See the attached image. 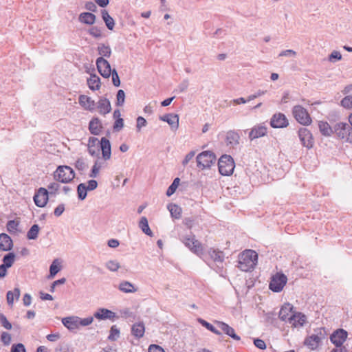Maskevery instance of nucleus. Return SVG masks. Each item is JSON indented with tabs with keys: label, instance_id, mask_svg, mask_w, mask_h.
Returning <instances> with one entry per match:
<instances>
[{
	"label": "nucleus",
	"instance_id": "nucleus-1",
	"mask_svg": "<svg viewBox=\"0 0 352 352\" xmlns=\"http://www.w3.org/2000/svg\"><path fill=\"white\" fill-rule=\"evenodd\" d=\"M258 254L252 250H245L239 256L238 267L243 272L252 270L257 263Z\"/></svg>",
	"mask_w": 352,
	"mask_h": 352
},
{
	"label": "nucleus",
	"instance_id": "nucleus-2",
	"mask_svg": "<svg viewBox=\"0 0 352 352\" xmlns=\"http://www.w3.org/2000/svg\"><path fill=\"white\" fill-rule=\"evenodd\" d=\"M327 331L325 328H317L314 330V333L305 338L303 344L309 350L315 351L322 345V341L327 338Z\"/></svg>",
	"mask_w": 352,
	"mask_h": 352
},
{
	"label": "nucleus",
	"instance_id": "nucleus-3",
	"mask_svg": "<svg viewBox=\"0 0 352 352\" xmlns=\"http://www.w3.org/2000/svg\"><path fill=\"white\" fill-rule=\"evenodd\" d=\"M54 177L56 181L67 184L75 177V173L69 166H59L54 172Z\"/></svg>",
	"mask_w": 352,
	"mask_h": 352
},
{
	"label": "nucleus",
	"instance_id": "nucleus-4",
	"mask_svg": "<svg viewBox=\"0 0 352 352\" xmlns=\"http://www.w3.org/2000/svg\"><path fill=\"white\" fill-rule=\"evenodd\" d=\"M333 133L341 140L352 142V127L347 123L338 122L333 126Z\"/></svg>",
	"mask_w": 352,
	"mask_h": 352
},
{
	"label": "nucleus",
	"instance_id": "nucleus-5",
	"mask_svg": "<svg viewBox=\"0 0 352 352\" xmlns=\"http://www.w3.org/2000/svg\"><path fill=\"white\" fill-rule=\"evenodd\" d=\"M234 162L230 155H222L218 162L219 171L222 175H230L234 169Z\"/></svg>",
	"mask_w": 352,
	"mask_h": 352
},
{
	"label": "nucleus",
	"instance_id": "nucleus-6",
	"mask_svg": "<svg viewBox=\"0 0 352 352\" xmlns=\"http://www.w3.org/2000/svg\"><path fill=\"white\" fill-rule=\"evenodd\" d=\"M197 167L199 168L205 169L210 168V166L214 164L216 161L215 155L210 151H203L199 153L196 157Z\"/></svg>",
	"mask_w": 352,
	"mask_h": 352
},
{
	"label": "nucleus",
	"instance_id": "nucleus-7",
	"mask_svg": "<svg viewBox=\"0 0 352 352\" xmlns=\"http://www.w3.org/2000/svg\"><path fill=\"white\" fill-rule=\"evenodd\" d=\"M292 113L295 119L302 125H309L311 123V118L306 109L301 105L293 107Z\"/></svg>",
	"mask_w": 352,
	"mask_h": 352
},
{
	"label": "nucleus",
	"instance_id": "nucleus-8",
	"mask_svg": "<svg viewBox=\"0 0 352 352\" xmlns=\"http://www.w3.org/2000/svg\"><path fill=\"white\" fill-rule=\"evenodd\" d=\"M287 281V276L282 273H276L272 276L269 287L274 292H280L283 290Z\"/></svg>",
	"mask_w": 352,
	"mask_h": 352
},
{
	"label": "nucleus",
	"instance_id": "nucleus-9",
	"mask_svg": "<svg viewBox=\"0 0 352 352\" xmlns=\"http://www.w3.org/2000/svg\"><path fill=\"white\" fill-rule=\"evenodd\" d=\"M208 254L213 261L217 263V266L216 267H214V270L221 274L223 272V263L225 257L223 252L210 248L208 251Z\"/></svg>",
	"mask_w": 352,
	"mask_h": 352
},
{
	"label": "nucleus",
	"instance_id": "nucleus-10",
	"mask_svg": "<svg viewBox=\"0 0 352 352\" xmlns=\"http://www.w3.org/2000/svg\"><path fill=\"white\" fill-rule=\"evenodd\" d=\"M182 241L192 252L199 256L203 253V248L201 243L195 239L194 236L187 235L183 237Z\"/></svg>",
	"mask_w": 352,
	"mask_h": 352
},
{
	"label": "nucleus",
	"instance_id": "nucleus-11",
	"mask_svg": "<svg viewBox=\"0 0 352 352\" xmlns=\"http://www.w3.org/2000/svg\"><path fill=\"white\" fill-rule=\"evenodd\" d=\"M96 63L100 74L105 78H109L112 71L109 63L103 57H99Z\"/></svg>",
	"mask_w": 352,
	"mask_h": 352
},
{
	"label": "nucleus",
	"instance_id": "nucleus-12",
	"mask_svg": "<svg viewBox=\"0 0 352 352\" xmlns=\"http://www.w3.org/2000/svg\"><path fill=\"white\" fill-rule=\"evenodd\" d=\"M288 125L289 121L282 113L274 114L270 120V126L272 128H284Z\"/></svg>",
	"mask_w": 352,
	"mask_h": 352
},
{
	"label": "nucleus",
	"instance_id": "nucleus-13",
	"mask_svg": "<svg viewBox=\"0 0 352 352\" xmlns=\"http://www.w3.org/2000/svg\"><path fill=\"white\" fill-rule=\"evenodd\" d=\"M348 336L346 331L339 329L334 331L330 336L331 342L337 347L342 346Z\"/></svg>",
	"mask_w": 352,
	"mask_h": 352
},
{
	"label": "nucleus",
	"instance_id": "nucleus-14",
	"mask_svg": "<svg viewBox=\"0 0 352 352\" xmlns=\"http://www.w3.org/2000/svg\"><path fill=\"white\" fill-rule=\"evenodd\" d=\"M267 133V128L264 123L253 126L249 132L248 138L252 141L255 139L264 137Z\"/></svg>",
	"mask_w": 352,
	"mask_h": 352
},
{
	"label": "nucleus",
	"instance_id": "nucleus-15",
	"mask_svg": "<svg viewBox=\"0 0 352 352\" xmlns=\"http://www.w3.org/2000/svg\"><path fill=\"white\" fill-rule=\"evenodd\" d=\"M298 136L302 144L310 148L313 146V138L311 132L306 128H300L298 130Z\"/></svg>",
	"mask_w": 352,
	"mask_h": 352
},
{
	"label": "nucleus",
	"instance_id": "nucleus-16",
	"mask_svg": "<svg viewBox=\"0 0 352 352\" xmlns=\"http://www.w3.org/2000/svg\"><path fill=\"white\" fill-rule=\"evenodd\" d=\"M294 306L290 303H285L280 308L278 318L280 320L287 322L289 320L291 314H294Z\"/></svg>",
	"mask_w": 352,
	"mask_h": 352
},
{
	"label": "nucleus",
	"instance_id": "nucleus-17",
	"mask_svg": "<svg viewBox=\"0 0 352 352\" xmlns=\"http://www.w3.org/2000/svg\"><path fill=\"white\" fill-rule=\"evenodd\" d=\"M160 120L167 122L173 130L179 127V116L175 113H167L160 117Z\"/></svg>",
	"mask_w": 352,
	"mask_h": 352
},
{
	"label": "nucleus",
	"instance_id": "nucleus-18",
	"mask_svg": "<svg viewBox=\"0 0 352 352\" xmlns=\"http://www.w3.org/2000/svg\"><path fill=\"white\" fill-rule=\"evenodd\" d=\"M94 317L98 320H114L115 318H116V313L113 311L105 309V308H100L94 314Z\"/></svg>",
	"mask_w": 352,
	"mask_h": 352
},
{
	"label": "nucleus",
	"instance_id": "nucleus-19",
	"mask_svg": "<svg viewBox=\"0 0 352 352\" xmlns=\"http://www.w3.org/2000/svg\"><path fill=\"white\" fill-rule=\"evenodd\" d=\"M100 146L102 151V158L108 160L111 158V149L110 141L106 138H102L100 141Z\"/></svg>",
	"mask_w": 352,
	"mask_h": 352
},
{
	"label": "nucleus",
	"instance_id": "nucleus-20",
	"mask_svg": "<svg viewBox=\"0 0 352 352\" xmlns=\"http://www.w3.org/2000/svg\"><path fill=\"white\" fill-rule=\"evenodd\" d=\"M306 321V316L300 312L291 314L289 320L287 322L294 327H302Z\"/></svg>",
	"mask_w": 352,
	"mask_h": 352
},
{
	"label": "nucleus",
	"instance_id": "nucleus-21",
	"mask_svg": "<svg viewBox=\"0 0 352 352\" xmlns=\"http://www.w3.org/2000/svg\"><path fill=\"white\" fill-rule=\"evenodd\" d=\"M62 323L69 331L79 329L78 316H72L62 318Z\"/></svg>",
	"mask_w": 352,
	"mask_h": 352
},
{
	"label": "nucleus",
	"instance_id": "nucleus-22",
	"mask_svg": "<svg viewBox=\"0 0 352 352\" xmlns=\"http://www.w3.org/2000/svg\"><path fill=\"white\" fill-rule=\"evenodd\" d=\"M218 327L228 336L235 340H240L241 338L235 333L234 329L228 324L221 321H215Z\"/></svg>",
	"mask_w": 352,
	"mask_h": 352
},
{
	"label": "nucleus",
	"instance_id": "nucleus-23",
	"mask_svg": "<svg viewBox=\"0 0 352 352\" xmlns=\"http://www.w3.org/2000/svg\"><path fill=\"white\" fill-rule=\"evenodd\" d=\"M240 135L234 131H229L227 132L226 142L230 148H234L239 144Z\"/></svg>",
	"mask_w": 352,
	"mask_h": 352
},
{
	"label": "nucleus",
	"instance_id": "nucleus-24",
	"mask_svg": "<svg viewBox=\"0 0 352 352\" xmlns=\"http://www.w3.org/2000/svg\"><path fill=\"white\" fill-rule=\"evenodd\" d=\"M13 247V242L9 235L6 233L0 234V250L10 251Z\"/></svg>",
	"mask_w": 352,
	"mask_h": 352
},
{
	"label": "nucleus",
	"instance_id": "nucleus-25",
	"mask_svg": "<svg viewBox=\"0 0 352 352\" xmlns=\"http://www.w3.org/2000/svg\"><path fill=\"white\" fill-rule=\"evenodd\" d=\"M79 104L87 110L93 111L95 109L96 103L90 97L85 95H80L78 98Z\"/></svg>",
	"mask_w": 352,
	"mask_h": 352
},
{
	"label": "nucleus",
	"instance_id": "nucleus-26",
	"mask_svg": "<svg viewBox=\"0 0 352 352\" xmlns=\"http://www.w3.org/2000/svg\"><path fill=\"white\" fill-rule=\"evenodd\" d=\"M118 289L125 294H132L138 291V287L128 280H122L118 287Z\"/></svg>",
	"mask_w": 352,
	"mask_h": 352
},
{
	"label": "nucleus",
	"instance_id": "nucleus-27",
	"mask_svg": "<svg viewBox=\"0 0 352 352\" xmlns=\"http://www.w3.org/2000/svg\"><path fill=\"white\" fill-rule=\"evenodd\" d=\"M97 108L99 110V113L102 115L109 113L111 110V103L109 100L105 98L99 100Z\"/></svg>",
	"mask_w": 352,
	"mask_h": 352
},
{
	"label": "nucleus",
	"instance_id": "nucleus-28",
	"mask_svg": "<svg viewBox=\"0 0 352 352\" xmlns=\"http://www.w3.org/2000/svg\"><path fill=\"white\" fill-rule=\"evenodd\" d=\"M61 261L59 258H56L53 261L50 266V274L47 276L48 279H52L54 276L61 270Z\"/></svg>",
	"mask_w": 352,
	"mask_h": 352
},
{
	"label": "nucleus",
	"instance_id": "nucleus-29",
	"mask_svg": "<svg viewBox=\"0 0 352 352\" xmlns=\"http://www.w3.org/2000/svg\"><path fill=\"white\" fill-rule=\"evenodd\" d=\"M100 120L98 118H94L89 124L90 133L93 135H98L102 129Z\"/></svg>",
	"mask_w": 352,
	"mask_h": 352
},
{
	"label": "nucleus",
	"instance_id": "nucleus-30",
	"mask_svg": "<svg viewBox=\"0 0 352 352\" xmlns=\"http://www.w3.org/2000/svg\"><path fill=\"white\" fill-rule=\"evenodd\" d=\"M87 84L90 89L98 90L100 88V78L96 74H91L87 79Z\"/></svg>",
	"mask_w": 352,
	"mask_h": 352
},
{
	"label": "nucleus",
	"instance_id": "nucleus-31",
	"mask_svg": "<svg viewBox=\"0 0 352 352\" xmlns=\"http://www.w3.org/2000/svg\"><path fill=\"white\" fill-rule=\"evenodd\" d=\"M78 19L81 23L93 25L96 21V16L91 12H82L79 15Z\"/></svg>",
	"mask_w": 352,
	"mask_h": 352
},
{
	"label": "nucleus",
	"instance_id": "nucleus-32",
	"mask_svg": "<svg viewBox=\"0 0 352 352\" xmlns=\"http://www.w3.org/2000/svg\"><path fill=\"white\" fill-rule=\"evenodd\" d=\"M145 331L144 324L143 322L135 323L132 326V334L138 338L143 337Z\"/></svg>",
	"mask_w": 352,
	"mask_h": 352
},
{
	"label": "nucleus",
	"instance_id": "nucleus-33",
	"mask_svg": "<svg viewBox=\"0 0 352 352\" xmlns=\"http://www.w3.org/2000/svg\"><path fill=\"white\" fill-rule=\"evenodd\" d=\"M34 201L38 207H44V187L38 188V191L34 195Z\"/></svg>",
	"mask_w": 352,
	"mask_h": 352
},
{
	"label": "nucleus",
	"instance_id": "nucleus-34",
	"mask_svg": "<svg viewBox=\"0 0 352 352\" xmlns=\"http://www.w3.org/2000/svg\"><path fill=\"white\" fill-rule=\"evenodd\" d=\"M173 218L179 219L182 217V208L175 204H170L167 206Z\"/></svg>",
	"mask_w": 352,
	"mask_h": 352
},
{
	"label": "nucleus",
	"instance_id": "nucleus-35",
	"mask_svg": "<svg viewBox=\"0 0 352 352\" xmlns=\"http://www.w3.org/2000/svg\"><path fill=\"white\" fill-rule=\"evenodd\" d=\"M102 18L105 23L106 26L110 30H112L115 26V21L113 19L109 14L106 10H102L101 12Z\"/></svg>",
	"mask_w": 352,
	"mask_h": 352
},
{
	"label": "nucleus",
	"instance_id": "nucleus-36",
	"mask_svg": "<svg viewBox=\"0 0 352 352\" xmlns=\"http://www.w3.org/2000/svg\"><path fill=\"white\" fill-rule=\"evenodd\" d=\"M318 126L320 131L324 136H330L332 133H333V129L327 122H319Z\"/></svg>",
	"mask_w": 352,
	"mask_h": 352
},
{
	"label": "nucleus",
	"instance_id": "nucleus-37",
	"mask_svg": "<svg viewBox=\"0 0 352 352\" xmlns=\"http://www.w3.org/2000/svg\"><path fill=\"white\" fill-rule=\"evenodd\" d=\"M139 228L146 235H148L149 236H153V232L149 228L148 220H147L146 217H141L140 221L139 222Z\"/></svg>",
	"mask_w": 352,
	"mask_h": 352
},
{
	"label": "nucleus",
	"instance_id": "nucleus-38",
	"mask_svg": "<svg viewBox=\"0 0 352 352\" xmlns=\"http://www.w3.org/2000/svg\"><path fill=\"white\" fill-rule=\"evenodd\" d=\"M98 54L101 56L100 57L109 58L111 55V50L109 45L105 44H100L98 47Z\"/></svg>",
	"mask_w": 352,
	"mask_h": 352
},
{
	"label": "nucleus",
	"instance_id": "nucleus-39",
	"mask_svg": "<svg viewBox=\"0 0 352 352\" xmlns=\"http://www.w3.org/2000/svg\"><path fill=\"white\" fill-rule=\"evenodd\" d=\"M40 228L37 224H34L27 233V238L30 240H34L38 237Z\"/></svg>",
	"mask_w": 352,
	"mask_h": 352
},
{
	"label": "nucleus",
	"instance_id": "nucleus-40",
	"mask_svg": "<svg viewBox=\"0 0 352 352\" xmlns=\"http://www.w3.org/2000/svg\"><path fill=\"white\" fill-rule=\"evenodd\" d=\"M198 322L204 327H206L208 330L210 331L211 332L214 333L216 335L220 336L221 335V333L217 330L212 324L208 322L202 318H198Z\"/></svg>",
	"mask_w": 352,
	"mask_h": 352
},
{
	"label": "nucleus",
	"instance_id": "nucleus-41",
	"mask_svg": "<svg viewBox=\"0 0 352 352\" xmlns=\"http://www.w3.org/2000/svg\"><path fill=\"white\" fill-rule=\"evenodd\" d=\"M88 190L87 189V186L81 183L77 187V193H78V197L80 200H84L87 194Z\"/></svg>",
	"mask_w": 352,
	"mask_h": 352
},
{
	"label": "nucleus",
	"instance_id": "nucleus-42",
	"mask_svg": "<svg viewBox=\"0 0 352 352\" xmlns=\"http://www.w3.org/2000/svg\"><path fill=\"white\" fill-rule=\"evenodd\" d=\"M60 187V184L58 183H52L50 185L48 186V190L49 191L45 189V206L47 204L48 201V195L49 194H54L57 192Z\"/></svg>",
	"mask_w": 352,
	"mask_h": 352
},
{
	"label": "nucleus",
	"instance_id": "nucleus-43",
	"mask_svg": "<svg viewBox=\"0 0 352 352\" xmlns=\"http://www.w3.org/2000/svg\"><path fill=\"white\" fill-rule=\"evenodd\" d=\"M15 254L14 252H9L3 258V264L8 267H10L14 262Z\"/></svg>",
	"mask_w": 352,
	"mask_h": 352
},
{
	"label": "nucleus",
	"instance_id": "nucleus-44",
	"mask_svg": "<svg viewBox=\"0 0 352 352\" xmlns=\"http://www.w3.org/2000/svg\"><path fill=\"white\" fill-rule=\"evenodd\" d=\"M105 267L111 272H117L120 267L119 262L116 260H109L105 263Z\"/></svg>",
	"mask_w": 352,
	"mask_h": 352
},
{
	"label": "nucleus",
	"instance_id": "nucleus-45",
	"mask_svg": "<svg viewBox=\"0 0 352 352\" xmlns=\"http://www.w3.org/2000/svg\"><path fill=\"white\" fill-rule=\"evenodd\" d=\"M179 182H180V179L178 177H176L173 180V183L170 184V186L167 189L166 195L168 197H170L175 193V192L176 191V190L179 184Z\"/></svg>",
	"mask_w": 352,
	"mask_h": 352
},
{
	"label": "nucleus",
	"instance_id": "nucleus-46",
	"mask_svg": "<svg viewBox=\"0 0 352 352\" xmlns=\"http://www.w3.org/2000/svg\"><path fill=\"white\" fill-rule=\"evenodd\" d=\"M19 222L16 220H10L8 221L6 228L10 233H15L18 230Z\"/></svg>",
	"mask_w": 352,
	"mask_h": 352
},
{
	"label": "nucleus",
	"instance_id": "nucleus-47",
	"mask_svg": "<svg viewBox=\"0 0 352 352\" xmlns=\"http://www.w3.org/2000/svg\"><path fill=\"white\" fill-rule=\"evenodd\" d=\"M125 100V93L122 89L118 90L116 95V105L122 106Z\"/></svg>",
	"mask_w": 352,
	"mask_h": 352
},
{
	"label": "nucleus",
	"instance_id": "nucleus-48",
	"mask_svg": "<svg viewBox=\"0 0 352 352\" xmlns=\"http://www.w3.org/2000/svg\"><path fill=\"white\" fill-rule=\"evenodd\" d=\"M100 168L101 164L98 160L96 161L89 174V177L93 178L96 177Z\"/></svg>",
	"mask_w": 352,
	"mask_h": 352
},
{
	"label": "nucleus",
	"instance_id": "nucleus-49",
	"mask_svg": "<svg viewBox=\"0 0 352 352\" xmlns=\"http://www.w3.org/2000/svg\"><path fill=\"white\" fill-rule=\"evenodd\" d=\"M94 321V317L89 316L85 318L78 317V325L80 327H86L91 324Z\"/></svg>",
	"mask_w": 352,
	"mask_h": 352
},
{
	"label": "nucleus",
	"instance_id": "nucleus-50",
	"mask_svg": "<svg viewBox=\"0 0 352 352\" xmlns=\"http://www.w3.org/2000/svg\"><path fill=\"white\" fill-rule=\"evenodd\" d=\"M341 105L346 109L352 108V96L344 97L340 102Z\"/></svg>",
	"mask_w": 352,
	"mask_h": 352
},
{
	"label": "nucleus",
	"instance_id": "nucleus-51",
	"mask_svg": "<svg viewBox=\"0 0 352 352\" xmlns=\"http://www.w3.org/2000/svg\"><path fill=\"white\" fill-rule=\"evenodd\" d=\"M120 331L115 326H112L110 330V334L108 337V338L111 340H116L117 338L119 337Z\"/></svg>",
	"mask_w": 352,
	"mask_h": 352
},
{
	"label": "nucleus",
	"instance_id": "nucleus-52",
	"mask_svg": "<svg viewBox=\"0 0 352 352\" xmlns=\"http://www.w3.org/2000/svg\"><path fill=\"white\" fill-rule=\"evenodd\" d=\"M111 77H112V82H113V85L115 87H119L120 85V77L118 76V74L117 71L115 69H113L111 71Z\"/></svg>",
	"mask_w": 352,
	"mask_h": 352
},
{
	"label": "nucleus",
	"instance_id": "nucleus-53",
	"mask_svg": "<svg viewBox=\"0 0 352 352\" xmlns=\"http://www.w3.org/2000/svg\"><path fill=\"white\" fill-rule=\"evenodd\" d=\"M0 323L6 329L10 330L12 329L11 323L7 320L6 317L3 314H0Z\"/></svg>",
	"mask_w": 352,
	"mask_h": 352
},
{
	"label": "nucleus",
	"instance_id": "nucleus-54",
	"mask_svg": "<svg viewBox=\"0 0 352 352\" xmlns=\"http://www.w3.org/2000/svg\"><path fill=\"white\" fill-rule=\"evenodd\" d=\"M189 85V82L188 79H184L182 82L178 85L176 91H179V93H183L186 91Z\"/></svg>",
	"mask_w": 352,
	"mask_h": 352
},
{
	"label": "nucleus",
	"instance_id": "nucleus-55",
	"mask_svg": "<svg viewBox=\"0 0 352 352\" xmlns=\"http://www.w3.org/2000/svg\"><path fill=\"white\" fill-rule=\"evenodd\" d=\"M136 129L138 131H140L141 129L146 126L147 122L145 118L142 116H138L137 120Z\"/></svg>",
	"mask_w": 352,
	"mask_h": 352
},
{
	"label": "nucleus",
	"instance_id": "nucleus-56",
	"mask_svg": "<svg viewBox=\"0 0 352 352\" xmlns=\"http://www.w3.org/2000/svg\"><path fill=\"white\" fill-rule=\"evenodd\" d=\"M66 282V278H62L60 279H58V280H56L55 281H54L51 286H50V292L53 293L55 292V288L57 287V285H63L65 284Z\"/></svg>",
	"mask_w": 352,
	"mask_h": 352
},
{
	"label": "nucleus",
	"instance_id": "nucleus-57",
	"mask_svg": "<svg viewBox=\"0 0 352 352\" xmlns=\"http://www.w3.org/2000/svg\"><path fill=\"white\" fill-rule=\"evenodd\" d=\"M11 352H26V350L23 344L18 343L12 346Z\"/></svg>",
	"mask_w": 352,
	"mask_h": 352
},
{
	"label": "nucleus",
	"instance_id": "nucleus-58",
	"mask_svg": "<svg viewBox=\"0 0 352 352\" xmlns=\"http://www.w3.org/2000/svg\"><path fill=\"white\" fill-rule=\"evenodd\" d=\"M1 340L5 345H8L11 341V336L7 332H3L1 335Z\"/></svg>",
	"mask_w": 352,
	"mask_h": 352
},
{
	"label": "nucleus",
	"instance_id": "nucleus-59",
	"mask_svg": "<svg viewBox=\"0 0 352 352\" xmlns=\"http://www.w3.org/2000/svg\"><path fill=\"white\" fill-rule=\"evenodd\" d=\"M254 344L257 348L262 350L265 349L267 347L265 342L263 340L259 338H255L254 340Z\"/></svg>",
	"mask_w": 352,
	"mask_h": 352
},
{
	"label": "nucleus",
	"instance_id": "nucleus-60",
	"mask_svg": "<svg viewBox=\"0 0 352 352\" xmlns=\"http://www.w3.org/2000/svg\"><path fill=\"white\" fill-rule=\"evenodd\" d=\"M75 167L79 170H83L86 168L87 165L82 159H78L75 162Z\"/></svg>",
	"mask_w": 352,
	"mask_h": 352
},
{
	"label": "nucleus",
	"instance_id": "nucleus-61",
	"mask_svg": "<svg viewBox=\"0 0 352 352\" xmlns=\"http://www.w3.org/2000/svg\"><path fill=\"white\" fill-rule=\"evenodd\" d=\"M195 155V151H192L190 152H189L184 157L183 162H182V164L183 166H186L188 164V163L194 157Z\"/></svg>",
	"mask_w": 352,
	"mask_h": 352
},
{
	"label": "nucleus",
	"instance_id": "nucleus-62",
	"mask_svg": "<svg viewBox=\"0 0 352 352\" xmlns=\"http://www.w3.org/2000/svg\"><path fill=\"white\" fill-rule=\"evenodd\" d=\"M124 126V120L122 118H118L113 125V129L115 131H120Z\"/></svg>",
	"mask_w": 352,
	"mask_h": 352
},
{
	"label": "nucleus",
	"instance_id": "nucleus-63",
	"mask_svg": "<svg viewBox=\"0 0 352 352\" xmlns=\"http://www.w3.org/2000/svg\"><path fill=\"white\" fill-rule=\"evenodd\" d=\"M89 33L95 38H99L101 36L100 30L97 27H92L89 30Z\"/></svg>",
	"mask_w": 352,
	"mask_h": 352
},
{
	"label": "nucleus",
	"instance_id": "nucleus-64",
	"mask_svg": "<svg viewBox=\"0 0 352 352\" xmlns=\"http://www.w3.org/2000/svg\"><path fill=\"white\" fill-rule=\"evenodd\" d=\"M148 352H165L162 347L156 345L151 344L149 346Z\"/></svg>",
	"mask_w": 352,
	"mask_h": 352
}]
</instances>
